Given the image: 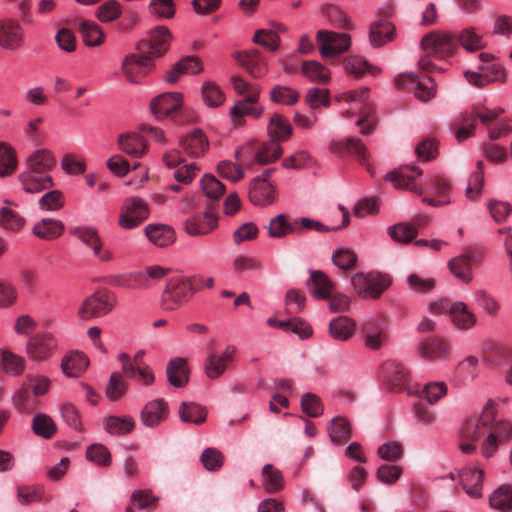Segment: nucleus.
Here are the masks:
<instances>
[{
	"label": "nucleus",
	"mask_w": 512,
	"mask_h": 512,
	"mask_svg": "<svg viewBox=\"0 0 512 512\" xmlns=\"http://www.w3.org/2000/svg\"><path fill=\"white\" fill-rule=\"evenodd\" d=\"M206 415L205 408L193 402H183L179 408V416L183 422L199 425L206 420Z\"/></svg>",
	"instance_id": "obj_52"
},
{
	"label": "nucleus",
	"mask_w": 512,
	"mask_h": 512,
	"mask_svg": "<svg viewBox=\"0 0 512 512\" xmlns=\"http://www.w3.org/2000/svg\"><path fill=\"white\" fill-rule=\"evenodd\" d=\"M482 252L476 248H467L462 255L452 258L448 266L452 274L464 283L472 280L471 265L480 263Z\"/></svg>",
	"instance_id": "obj_12"
},
{
	"label": "nucleus",
	"mask_w": 512,
	"mask_h": 512,
	"mask_svg": "<svg viewBox=\"0 0 512 512\" xmlns=\"http://www.w3.org/2000/svg\"><path fill=\"white\" fill-rule=\"evenodd\" d=\"M18 178L23 190L27 193H38L54 186L50 175H44L28 169L22 172Z\"/></svg>",
	"instance_id": "obj_30"
},
{
	"label": "nucleus",
	"mask_w": 512,
	"mask_h": 512,
	"mask_svg": "<svg viewBox=\"0 0 512 512\" xmlns=\"http://www.w3.org/2000/svg\"><path fill=\"white\" fill-rule=\"evenodd\" d=\"M512 437V424L508 421H495L490 424L489 434L487 435L482 452L486 458H490L497 450L498 444L507 441Z\"/></svg>",
	"instance_id": "obj_14"
},
{
	"label": "nucleus",
	"mask_w": 512,
	"mask_h": 512,
	"mask_svg": "<svg viewBox=\"0 0 512 512\" xmlns=\"http://www.w3.org/2000/svg\"><path fill=\"white\" fill-rule=\"evenodd\" d=\"M36 397L31 391L30 385L23 383L13 396V405L19 412L30 413L37 408Z\"/></svg>",
	"instance_id": "obj_41"
},
{
	"label": "nucleus",
	"mask_w": 512,
	"mask_h": 512,
	"mask_svg": "<svg viewBox=\"0 0 512 512\" xmlns=\"http://www.w3.org/2000/svg\"><path fill=\"white\" fill-rule=\"evenodd\" d=\"M249 199L257 206L270 205L276 199L275 186L266 178H255L250 185Z\"/></svg>",
	"instance_id": "obj_21"
},
{
	"label": "nucleus",
	"mask_w": 512,
	"mask_h": 512,
	"mask_svg": "<svg viewBox=\"0 0 512 512\" xmlns=\"http://www.w3.org/2000/svg\"><path fill=\"white\" fill-rule=\"evenodd\" d=\"M317 42L323 57L335 56L346 52L351 45V38L346 33L320 30Z\"/></svg>",
	"instance_id": "obj_11"
},
{
	"label": "nucleus",
	"mask_w": 512,
	"mask_h": 512,
	"mask_svg": "<svg viewBox=\"0 0 512 512\" xmlns=\"http://www.w3.org/2000/svg\"><path fill=\"white\" fill-rule=\"evenodd\" d=\"M258 91H252L243 100L238 101L231 110V115L234 119L235 125L242 124V117L245 115L254 118L260 117L262 114V107L257 103Z\"/></svg>",
	"instance_id": "obj_27"
},
{
	"label": "nucleus",
	"mask_w": 512,
	"mask_h": 512,
	"mask_svg": "<svg viewBox=\"0 0 512 512\" xmlns=\"http://www.w3.org/2000/svg\"><path fill=\"white\" fill-rule=\"evenodd\" d=\"M168 404L163 399L148 402L141 411V422L147 427H156L166 419Z\"/></svg>",
	"instance_id": "obj_28"
},
{
	"label": "nucleus",
	"mask_w": 512,
	"mask_h": 512,
	"mask_svg": "<svg viewBox=\"0 0 512 512\" xmlns=\"http://www.w3.org/2000/svg\"><path fill=\"white\" fill-rule=\"evenodd\" d=\"M168 382L177 388L184 387L189 381V369L185 358L171 359L166 368Z\"/></svg>",
	"instance_id": "obj_33"
},
{
	"label": "nucleus",
	"mask_w": 512,
	"mask_h": 512,
	"mask_svg": "<svg viewBox=\"0 0 512 512\" xmlns=\"http://www.w3.org/2000/svg\"><path fill=\"white\" fill-rule=\"evenodd\" d=\"M202 100L211 108L221 106L225 101V95L218 85L212 81H206L202 85Z\"/></svg>",
	"instance_id": "obj_56"
},
{
	"label": "nucleus",
	"mask_w": 512,
	"mask_h": 512,
	"mask_svg": "<svg viewBox=\"0 0 512 512\" xmlns=\"http://www.w3.org/2000/svg\"><path fill=\"white\" fill-rule=\"evenodd\" d=\"M144 354L143 350H139L133 357L127 353H121L119 361L125 377L144 386H150L154 383L155 377L151 368L144 361Z\"/></svg>",
	"instance_id": "obj_5"
},
{
	"label": "nucleus",
	"mask_w": 512,
	"mask_h": 512,
	"mask_svg": "<svg viewBox=\"0 0 512 512\" xmlns=\"http://www.w3.org/2000/svg\"><path fill=\"white\" fill-rule=\"evenodd\" d=\"M4 202L8 206L0 208V227L11 232L21 230L25 224V219L10 207H17L18 205L14 201L8 199Z\"/></svg>",
	"instance_id": "obj_37"
},
{
	"label": "nucleus",
	"mask_w": 512,
	"mask_h": 512,
	"mask_svg": "<svg viewBox=\"0 0 512 512\" xmlns=\"http://www.w3.org/2000/svg\"><path fill=\"white\" fill-rule=\"evenodd\" d=\"M217 225V216L209 209L203 215L188 218L185 222V230L189 235L201 236L210 233Z\"/></svg>",
	"instance_id": "obj_26"
},
{
	"label": "nucleus",
	"mask_w": 512,
	"mask_h": 512,
	"mask_svg": "<svg viewBox=\"0 0 512 512\" xmlns=\"http://www.w3.org/2000/svg\"><path fill=\"white\" fill-rule=\"evenodd\" d=\"M448 351V344L441 337H428L422 340L417 347L418 355L429 361L446 358Z\"/></svg>",
	"instance_id": "obj_25"
},
{
	"label": "nucleus",
	"mask_w": 512,
	"mask_h": 512,
	"mask_svg": "<svg viewBox=\"0 0 512 512\" xmlns=\"http://www.w3.org/2000/svg\"><path fill=\"white\" fill-rule=\"evenodd\" d=\"M64 224L53 218H43L33 226V234L43 240H53L62 235Z\"/></svg>",
	"instance_id": "obj_36"
},
{
	"label": "nucleus",
	"mask_w": 512,
	"mask_h": 512,
	"mask_svg": "<svg viewBox=\"0 0 512 512\" xmlns=\"http://www.w3.org/2000/svg\"><path fill=\"white\" fill-rule=\"evenodd\" d=\"M344 67L349 74H352L357 78L363 76L366 72L371 75H377L380 72L378 68L370 65L365 60L357 56L346 58L344 61Z\"/></svg>",
	"instance_id": "obj_58"
},
{
	"label": "nucleus",
	"mask_w": 512,
	"mask_h": 512,
	"mask_svg": "<svg viewBox=\"0 0 512 512\" xmlns=\"http://www.w3.org/2000/svg\"><path fill=\"white\" fill-rule=\"evenodd\" d=\"M484 163L479 160L476 163V170L471 174L466 188V197L475 200L479 195L484 183Z\"/></svg>",
	"instance_id": "obj_61"
},
{
	"label": "nucleus",
	"mask_w": 512,
	"mask_h": 512,
	"mask_svg": "<svg viewBox=\"0 0 512 512\" xmlns=\"http://www.w3.org/2000/svg\"><path fill=\"white\" fill-rule=\"evenodd\" d=\"M298 91L282 85H277L270 92L271 101L281 105H293L299 100Z\"/></svg>",
	"instance_id": "obj_62"
},
{
	"label": "nucleus",
	"mask_w": 512,
	"mask_h": 512,
	"mask_svg": "<svg viewBox=\"0 0 512 512\" xmlns=\"http://www.w3.org/2000/svg\"><path fill=\"white\" fill-rule=\"evenodd\" d=\"M83 41L87 46H99L105 40V33L94 21L83 20L79 26Z\"/></svg>",
	"instance_id": "obj_46"
},
{
	"label": "nucleus",
	"mask_w": 512,
	"mask_h": 512,
	"mask_svg": "<svg viewBox=\"0 0 512 512\" xmlns=\"http://www.w3.org/2000/svg\"><path fill=\"white\" fill-rule=\"evenodd\" d=\"M394 34V26L387 21H379L372 24L370 29V42L373 46H381L391 40Z\"/></svg>",
	"instance_id": "obj_53"
},
{
	"label": "nucleus",
	"mask_w": 512,
	"mask_h": 512,
	"mask_svg": "<svg viewBox=\"0 0 512 512\" xmlns=\"http://www.w3.org/2000/svg\"><path fill=\"white\" fill-rule=\"evenodd\" d=\"M383 372L392 387H402L409 381V371L398 361L390 360L385 362Z\"/></svg>",
	"instance_id": "obj_38"
},
{
	"label": "nucleus",
	"mask_w": 512,
	"mask_h": 512,
	"mask_svg": "<svg viewBox=\"0 0 512 512\" xmlns=\"http://www.w3.org/2000/svg\"><path fill=\"white\" fill-rule=\"evenodd\" d=\"M253 153L256 163L265 165L276 161L282 155V148L272 140L264 142L259 147L256 143L250 142L235 151V158L241 162L247 160Z\"/></svg>",
	"instance_id": "obj_6"
},
{
	"label": "nucleus",
	"mask_w": 512,
	"mask_h": 512,
	"mask_svg": "<svg viewBox=\"0 0 512 512\" xmlns=\"http://www.w3.org/2000/svg\"><path fill=\"white\" fill-rule=\"evenodd\" d=\"M148 239L156 246L165 247L175 240L173 229L163 224H150L145 228Z\"/></svg>",
	"instance_id": "obj_39"
},
{
	"label": "nucleus",
	"mask_w": 512,
	"mask_h": 512,
	"mask_svg": "<svg viewBox=\"0 0 512 512\" xmlns=\"http://www.w3.org/2000/svg\"><path fill=\"white\" fill-rule=\"evenodd\" d=\"M361 331L365 346L371 350H379L388 343L389 334L383 321L371 319L363 323Z\"/></svg>",
	"instance_id": "obj_15"
},
{
	"label": "nucleus",
	"mask_w": 512,
	"mask_h": 512,
	"mask_svg": "<svg viewBox=\"0 0 512 512\" xmlns=\"http://www.w3.org/2000/svg\"><path fill=\"white\" fill-rule=\"evenodd\" d=\"M494 417V401L489 400L478 419H470L466 422L462 431V438L471 442L479 441L485 434H489L490 424Z\"/></svg>",
	"instance_id": "obj_8"
},
{
	"label": "nucleus",
	"mask_w": 512,
	"mask_h": 512,
	"mask_svg": "<svg viewBox=\"0 0 512 512\" xmlns=\"http://www.w3.org/2000/svg\"><path fill=\"white\" fill-rule=\"evenodd\" d=\"M1 361L4 371L12 376H19L25 370V359L11 351L3 350Z\"/></svg>",
	"instance_id": "obj_57"
},
{
	"label": "nucleus",
	"mask_w": 512,
	"mask_h": 512,
	"mask_svg": "<svg viewBox=\"0 0 512 512\" xmlns=\"http://www.w3.org/2000/svg\"><path fill=\"white\" fill-rule=\"evenodd\" d=\"M328 431L331 441L335 444L342 445L351 438L350 424L341 416H337L330 421Z\"/></svg>",
	"instance_id": "obj_49"
},
{
	"label": "nucleus",
	"mask_w": 512,
	"mask_h": 512,
	"mask_svg": "<svg viewBox=\"0 0 512 512\" xmlns=\"http://www.w3.org/2000/svg\"><path fill=\"white\" fill-rule=\"evenodd\" d=\"M355 329V322L346 316L337 317L331 320L329 324L330 335L339 341L350 339L354 335Z\"/></svg>",
	"instance_id": "obj_43"
},
{
	"label": "nucleus",
	"mask_w": 512,
	"mask_h": 512,
	"mask_svg": "<svg viewBox=\"0 0 512 512\" xmlns=\"http://www.w3.org/2000/svg\"><path fill=\"white\" fill-rule=\"evenodd\" d=\"M421 46L427 55L419 60L418 65L422 71L429 72L433 68L429 55L440 58L452 55L456 50V40L450 33L431 32L423 37Z\"/></svg>",
	"instance_id": "obj_1"
},
{
	"label": "nucleus",
	"mask_w": 512,
	"mask_h": 512,
	"mask_svg": "<svg viewBox=\"0 0 512 512\" xmlns=\"http://www.w3.org/2000/svg\"><path fill=\"white\" fill-rule=\"evenodd\" d=\"M170 40V31L164 26H159L149 32L148 39L138 42L137 51L148 54L153 59L158 58L168 51Z\"/></svg>",
	"instance_id": "obj_9"
},
{
	"label": "nucleus",
	"mask_w": 512,
	"mask_h": 512,
	"mask_svg": "<svg viewBox=\"0 0 512 512\" xmlns=\"http://www.w3.org/2000/svg\"><path fill=\"white\" fill-rule=\"evenodd\" d=\"M153 68V58L139 52L127 55L121 66L122 73L130 83H140Z\"/></svg>",
	"instance_id": "obj_10"
},
{
	"label": "nucleus",
	"mask_w": 512,
	"mask_h": 512,
	"mask_svg": "<svg viewBox=\"0 0 512 512\" xmlns=\"http://www.w3.org/2000/svg\"><path fill=\"white\" fill-rule=\"evenodd\" d=\"M267 129L272 141H275L276 143L287 140L292 134L291 124L280 114H274L270 118Z\"/></svg>",
	"instance_id": "obj_44"
},
{
	"label": "nucleus",
	"mask_w": 512,
	"mask_h": 512,
	"mask_svg": "<svg viewBox=\"0 0 512 512\" xmlns=\"http://www.w3.org/2000/svg\"><path fill=\"white\" fill-rule=\"evenodd\" d=\"M490 505L492 508L502 512L512 510V486L502 485L491 496Z\"/></svg>",
	"instance_id": "obj_55"
},
{
	"label": "nucleus",
	"mask_w": 512,
	"mask_h": 512,
	"mask_svg": "<svg viewBox=\"0 0 512 512\" xmlns=\"http://www.w3.org/2000/svg\"><path fill=\"white\" fill-rule=\"evenodd\" d=\"M182 95L178 92H166L153 98L150 109L157 119L174 115L182 106Z\"/></svg>",
	"instance_id": "obj_16"
},
{
	"label": "nucleus",
	"mask_w": 512,
	"mask_h": 512,
	"mask_svg": "<svg viewBox=\"0 0 512 512\" xmlns=\"http://www.w3.org/2000/svg\"><path fill=\"white\" fill-rule=\"evenodd\" d=\"M449 314L453 324L460 330H468L476 323V316L463 302L452 303L449 308Z\"/></svg>",
	"instance_id": "obj_35"
},
{
	"label": "nucleus",
	"mask_w": 512,
	"mask_h": 512,
	"mask_svg": "<svg viewBox=\"0 0 512 512\" xmlns=\"http://www.w3.org/2000/svg\"><path fill=\"white\" fill-rule=\"evenodd\" d=\"M329 149L336 154L347 152L356 157L361 164H366L369 156L366 146L356 137H349L342 141L333 140L329 144Z\"/></svg>",
	"instance_id": "obj_23"
},
{
	"label": "nucleus",
	"mask_w": 512,
	"mask_h": 512,
	"mask_svg": "<svg viewBox=\"0 0 512 512\" xmlns=\"http://www.w3.org/2000/svg\"><path fill=\"white\" fill-rule=\"evenodd\" d=\"M262 479L265 490L270 494L277 493L284 487V478L281 471L271 464H266L262 468Z\"/></svg>",
	"instance_id": "obj_50"
},
{
	"label": "nucleus",
	"mask_w": 512,
	"mask_h": 512,
	"mask_svg": "<svg viewBox=\"0 0 512 512\" xmlns=\"http://www.w3.org/2000/svg\"><path fill=\"white\" fill-rule=\"evenodd\" d=\"M235 59L252 77H262L267 71V64L257 50L236 53Z\"/></svg>",
	"instance_id": "obj_31"
},
{
	"label": "nucleus",
	"mask_w": 512,
	"mask_h": 512,
	"mask_svg": "<svg viewBox=\"0 0 512 512\" xmlns=\"http://www.w3.org/2000/svg\"><path fill=\"white\" fill-rule=\"evenodd\" d=\"M394 85L398 90H412L421 101L430 100L433 95V86H427L416 74L403 73L394 79Z\"/></svg>",
	"instance_id": "obj_20"
},
{
	"label": "nucleus",
	"mask_w": 512,
	"mask_h": 512,
	"mask_svg": "<svg viewBox=\"0 0 512 512\" xmlns=\"http://www.w3.org/2000/svg\"><path fill=\"white\" fill-rule=\"evenodd\" d=\"M57 344L53 335L49 333L37 334L27 343V354L34 361H44L52 355Z\"/></svg>",
	"instance_id": "obj_18"
},
{
	"label": "nucleus",
	"mask_w": 512,
	"mask_h": 512,
	"mask_svg": "<svg viewBox=\"0 0 512 512\" xmlns=\"http://www.w3.org/2000/svg\"><path fill=\"white\" fill-rule=\"evenodd\" d=\"M17 158L13 148L0 143V177L11 175L17 168Z\"/></svg>",
	"instance_id": "obj_59"
},
{
	"label": "nucleus",
	"mask_w": 512,
	"mask_h": 512,
	"mask_svg": "<svg viewBox=\"0 0 512 512\" xmlns=\"http://www.w3.org/2000/svg\"><path fill=\"white\" fill-rule=\"evenodd\" d=\"M387 232L395 242L402 244L410 243L418 235L416 226L410 223H398L392 225L388 228Z\"/></svg>",
	"instance_id": "obj_54"
},
{
	"label": "nucleus",
	"mask_w": 512,
	"mask_h": 512,
	"mask_svg": "<svg viewBox=\"0 0 512 512\" xmlns=\"http://www.w3.org/2000/svg\"><path fill=\"white\" fill-rule=\"evenodd\" d=\"M180 146L190 157L197 158L208 150L209 143L201 130H195L191 134L181 138Z\"/></svg>",
	"instance_id": "obj_32"
},
{
	"label": "nucleus",
	"mask_w": 512,
	"mask_h": 512,
	"mask_svg": "<svg viewBox=\"0 0 512 512\" xmlns=\"http://www.w3.org/2000/svg\"><path fill=\"white\" fill-rule=\"evenodd\" d=\"M192 279L176 276L168 280L162 295V306L166 311H174L183 305L193 294Z\"/></svg>",
	"instance_id": "obj_4"
},
{
	"label": "nucleus",
	"mask_w": 512,
	"mask_h": 512,
	"mask_svg": "<svg viewBox=\"0 0 512 512\" xmlns=\"http://www.w3.org/2000/svg\"><path fill=\"white\" fill-rule=\"evenodd\" d=\"M484 471L478 467H465L458 473L460 484L471 498L482 497V481Z\"/></svg>",
	"instance_id": "obj_22"
},
{
	"label": "nucleus",
	"mask_w": 512,
	"mask_h": 512,
	"mask_svg": "<svg viewBox=\"0 0 512 512\" xmlns=\"http://www.w3.org/2000/svg\"><path fill=\"white\" fill-rule=\"evenodd\" d=\"M135 427V421L131 416H109L105 420V430L112 435H125Z\"/></svg>",
	"instance_id": "obj_51"
},
{
	"label": "nucleus",
	"mask_w": 512,
	"mask_h": 512,
	"mask_svg": "<svg viewBox=\"0 0 512 512\" xmlns=\"http://www.w3.org/2000/svg\"><path fill=\"white\" fill-rule=\"evenodd\" d=\"M117 303L116 295L106 289L97 290L86 298L78 309L82 320L104 317L109 314Z\"/></svg>",
	"instance_id": "obj_2"
},
{
	"label": "nucleus",
	"mask_w": 512,
	"mask_h": 512,
	"mask_svg": "<svg viewBox=\"0 0 512 512\" xmlns=\"http://www.w3.org/2000/svg\"><path fill=\"white\" fill-rule=\"evenodd\" d=\"M56 161L53 154L46 149L33 152L26 160V168L44 175H49Z\"/></svg>",
	"instance_id": "obj_34"
},
{
	"label": "nucleus",
	"mask_w": 512,
	"mask_h": 512,
	"mask_svg": "<svg viewBox=\"0 0 512 512\" xmlns=\"http://www.w3.org/2000/svg\"><path fill=\"white\" fill-rule=\"evenodd\" d=\"M24 43V30L16 20L0 21V46L15 51Z\"/></svg>",
	"instance_id": "obj_19"
},
{
	"label": "nucleus",
	"mask_w": 512,
	"mask_h": 512,
	"mask_svg": "<svg viewBox=\"0 0 512 512\" xmlns=\"http://www.w3.org/2000/svg\"><path fill=\"white\" fill-rule=\"evenodd\" d=\"M476 124L473 122L472 116L467 112L461 115L451 125L450 129L453 131L455 138L458 142H463L475 133Z\"/></svg>",
	"instance_id": "obj_48"
},
{
	"label": "nucleus",
	"mask_w": 512,
	"mask_h": 512,
	"mask_svg": "<svg viewBox=\"0 0 512 512\" xmlns=\"http://www.w3.org/2000/svg\"><path fill=\"white\" fill-rule=\"evenodd\" d=\"M88 365L89 360L84 354L73 352L63 358L61 368L68 377H78L87 369Z\"/></svg>",
	"instance_id": "obj_42"
},
{
	"label": "nucleus",
	"mask_w": 512,
	"mask_h": 512,
	"mask_svg": "<svg viewBox=\"0 0 512 512\" xmlns=\"http://www.w3.org/2000/svg\"><path fill=\"white\" fill-rule=\"evenodd\" d=\"M422 175V170L416 166H402L385 176L386 180L394 183L399 189H407L417 195H422L423 189L419 187L414 180Z\"/></svg>",
	"instance_id": "obj_17"
},
{
	"label": "nucleus",
	"mask_w": 512,
	"mask_h": 512,
	"mask_svg": "<svg viewBox=\"0 0 512 512\" xmlns=\"http://www.w3.org/2000/svg\"><path fill=\"white\" fill-rule=\"evenodd\" d=\"M121 14V4L116 0H108L98 7L96 17L102 23H109L118 19Z\"/></svg>",
	"instance_id": "obj_64"
},
{
	"label": "nucleus",
	"mask_w": 512,
	"mask_h": 512,
	"mask_svg": "<svg viewBox=\"0 0 512 512\" xmlns=\"http://www.w3.org/2000/svg\"><path fill=\"white\" fill-rule=\"evenodd\" d=\"M306 286L310 294L319 300L328 299L335 289L334 282L322 271L310 270Z\"/></svg>",
	"instance_id": "obj_24"
},
{
	"label": "nucleus",
	"mask_w": 512,
	"mask_h": 512,
	"mask_svg": "<svg viewBox=\"0 0 512 512\" xmlns=\"http://www.w3.org/2000/svg\"><path fill=\"white\" fill-rule=\"evenodd\" d=\"M236 348L227 346L221 354L211 352L204 361V372L207 378L215 380L222 376L230 363L233 362Z\"/></svg>",
	"instance_id": "obj_13"
},
{
	"label": "nucleus",
	"mask_w": 512,
	"mask_h": 512,
	"mask_svg": "<svg viewBox=\"0 0 512 512\" xmlns=\"http://www.w3.org/2000/svg\"><path fill=\"white\" fill-rule=\"evenodd\" d=\"M118 143L120 150L134 159L143 157L148 149L144 137L135 132L120 135Z\"/></svg>",
	"instance_id": "obj_29"
},
{
	"label": "nucleus",
	"mask_w": 512,
	"mask_h": 512,
	"mask_svg": "<svg viewBox=\"0 0 512 512\" xmlns=\"http://www.w3.org/2000/svg\"><path fill=\"white\" fill-rule=\"evenodd\" d=\"M466 112L472 116L473 122L475 124L476 120L479 119L480 122L488 128L492 125L493 121L498 119V117L503 113V110L489 109L484 106L474 105L470 111Z\"/></svg>",
	"instance_id": "obj_63"
},
{
	"label": "nucleus",
	"mask_w": 512,
	"mask_h": 512,
	"mask_svg": "<svg viewBox=\"0 0 512 512\" xmlns=\"http://www.w3.org/2000/svg\"><path fill=\"white\" fill-rule=\"evenodd\" d=\"M481 72L466 71L464 73L466 80L477 87H483L487 83L500 80L504 77V70L499 64H492V75H488L485 71L484 65L479 66Z\"/></svg>",
	"instance_id": "obj_40"
},
{
	"label": "nucleus",
	"mask_w": 512,
	"mask_h": 512,
	"mask_svg": "<svg viewBox=\"0 0 512 512\" xmlns=\"http://www.w3.org/2000/svg\"><path fill=\"white\" fill-rule=\"evenodd\" d=\"M456 40V45L459 43L465 50L473 52L483 49L485 47L482 36L476 31L475 28H464L458 36L450 34Z\"/></svg>",
	"instance_id": "obj_47"
},
{
	"label": "nucleus",
	"mask_w": 512,
	"mask_h": 512,
	"mask_svg": "<svg viewBox=\"0 0 512 512\" xmlns=\"http://www.w3.org/2000/svg\"><path fill=\"white\" fill-rule=\"evenodd\" d=\"M32 428L36 435L45 439L52 438L57 431L56 425L52 418L42 413L34 416Z\"/></svg>",
	"instance_id": "obj_60"
},
{
	"label": "nucleus",
	"mask_w": 512,
	"mask_h": 512,
	"mask_svg": "<svg viewBox=\"0 0 512 512\" xmlns=\"http://www.w3.org/2000/svg\"><path fill=\"white\" fill-rule=\"evenodd\" d=\"M351 284L356 293L365 299H377L391 284L387 275L380 273H356L351 278Z\"/></svg>",
	"instance_id": "obj_3"
},
{
	"label": "nucleus",
	"mask_w": 512,
	"mask_h": 512,
	"mask_svg": "<svg viewBox=\"0 0 512 512\" xmlns=\"http://www.w3.org/2000/svg\"><path fill=\"white\" fill-rule=\"evenodd\" d=\"M266 229L268 231V235L271 238L276 239H282L285 238L288 234L295 233L293 219H289V217L285 214H279L272 218L269 221Z\"/></svg>",
	"instance_id": "obj_45"
},
{
	"label": "nucleus",
	"mask_w": 512,
	"mask_h": 512,
	"mask_svg": "<svg viewBox=\"0 0 512 512\" xmlns=\"http://www.w3.org/2000/svg\"><path fill=\"white\" fill-rule=\"evenodd\" d=\"M148 216L147 202L138 197H130L122 205L119 225L124 229H132L144 222Z\"/></svg>",
	"instance_id": "obj_7"
}]
</instances>
